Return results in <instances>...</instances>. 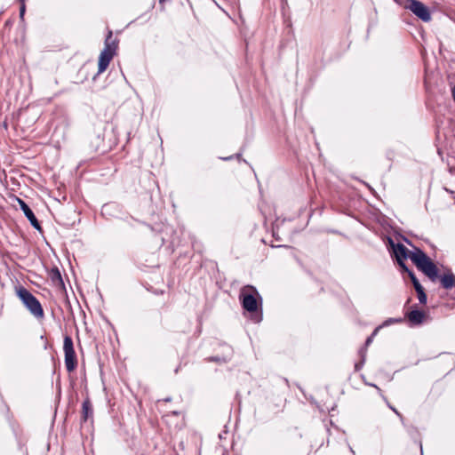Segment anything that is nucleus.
<instances>
[{"instance_id": "obj_1", "label": "nucleus", "mask_w": 455, "mask_h": 455, "mask_svg": "<svg viewBox=\"0 0 455 455\" xmlns=\"http://www.w3.org/2000/svg\"><path fill=\"white\" fill-rule=\"evenodd\" d=\"M394 253L399 266L408 271L404 260L410 258L419 270L422 271L430 280L435 281L438 277V268L432 259L420 249L414 248L409 251L403 244L393 245Z\"/></svg>"}, {"instance_id": "obj_2", "label": "nucleus", "mask_w": 455, "mask_h": 455, "mask_svg": "<svg viewBox=\"0 0 455 455\" xmlns=\"http://www.w3.org/2000/svg\"><path fill=\"white\" fill-rule=\"evenodd\" d=\"M16 293L31 315L37 319H41L44 316L41 303L28 290L24 287H20L17 289Z\"/></svg>"}, {"instance_id": "obj_3", "label": "nucleus", "mask_w": 455, "mask_h": 455, "mask_svg": "<svg viewBox=\"0 0 455 455\" xmlns=\"http://www.w3.org/2000/svg\"><path fill=\"white\" fill-rule=\"evenodd\" d=\"M63 350L66 369L68 372H72L77 366V360L71 337H64Z\"/></svg>"}, {"instance_id": "obj_4", "label": "nucleus", "mask_w": 455, "mask_h": 455, "mask_svg": "<svg viewBox=\"0 0 455 455\" xmlns=\"http://www.w3.org/2000/svg\"><path fill=\"white\" fill-rule=\"evenodd\" d=\"M405 8L424 22H429L432 20L429 8L419 0H406Z\"/></svg>"}, {"instance_id": "obj_5", "label": "nucleus", "mask_w": 455, "mask_h": 455, "mask_svg": "<svg viewBox=\"0 0 455 455\" xmlns=\"http://www.w3.org/2000/svg\"><path fill=\"white\" fill-rule=\"evenodd\" d=\"M247 289L253 290L256 292V291L254 290L253 287H247ZM240 297L242 299L243 307L245 310H247L249 312H255L257 310V308H258L257 299L253 294H250V293L246 292V288H243L242 290Z\"/></svg>"}, {"instance_id": "obj_6", "label": "nucleus", "mask_w": 455, "mask_h": 455, "mask_svg": "<svg viewBox=\"0 0 455 455\" xmlns=\"http://www.w3.org/2000/svg\"><path fill=\"white\" fill-rule=\"evenodd\" d=\"M18 203L20 206V209L22 210V212H24L25 216L27 217V219L29 220L30 224L37 230L41 231L42 228H41V226L37 220V219L36 218L34 212H32V210L29 208V206L21 199H18Z\"/></svg>"}, {"instance_id": "obj_7", "label": "nucleus", "mask_w": 455, "mask_h": 455, "mask_svg": "<svg viewBox=\"0 0 455 455\" xmlns=\"http://www.w3.org/2000/svg\"><path fill=\"white\" fill-rule=\"evenodd\" d=\"M114 55L110 52L101 51L99 57L98 74H101L107 69Z\"/></svg>"}, {"instance_id": "obj_8", "label": "nucleus", "mask_w": 455, "mask_h": 455, "mask_svg": "<svg viewBox=\"0 0 455 455\" xmlns=\"http://www.w3.org/2000/svg\"><path fill=\"white\" fill-rule=\"evenodd\" d=\"M112 36V31L108 30L107 38L105 40L104 49L102 51H107L108 53L110 52L115 56L118 46V41L116 38H113Z\"/></svg>"}, {"instance_id": "obj_9", "label": "nucleus", "mask_w": 455, "mask_h": 455, "mask_svg": "<svg viewBox=\"0 0 455 455\" xmlns=\"http://www.w3.org/2000/svg\"><path fill=\"white\" fill-rule=\"evenodd\" d=\"M440 282L442 286L446 289H454V298H455V275L451 272L448 271L446 274L443 275L440 277Z\"/></svg>"}, {"instance_id": "obj_10", "label": "nucleus", "mask_w": 455, "mask_h": 455, "mask_svg": "<svg viewBox=\"0 0 455 455\" xmlns=\"http://www.w3.org/2000/svg\"><path fill=\"white\" fill-rule=\"evenodd\" d=\"M406 317L412 324L419 325L423 323L426 315L420 310H412L406 314Z\"/></svg>"}, {"instance_id": "obj_11", "label": "nucleus", "mask_w": 455, "mask_h": 455, "mask_svg": "<svg viewBox=\"0 0 455 455\" xmlns=\"http://www.w3.org/2000/svg\"><path fill=\"white\" fill-rule=\"evenodd\" d=\"M378 330H379V328L375 329V331H373V333H372L370 337H368V338H367V339H366V341H365V347H363V348H361V349L359 350L360 355H361V357H362V361H361V363H356V364H355V370H356V371H359V370H360V368L362 367V365L363 364V363H364V361H365L367 347H368V346L372 342L374 336H375V335L377 334V332H378Z\"/></svg>"}, {"instance_id": "obj_12", "label": "nucleus", "mask_w": 455, "mask_h": 455, "mask_svg": "<svg viewBox=\"0 0 455 455\" xmlns=\"http://www.w3.org/2000/svg\"><path fill=\"white\" fill-rule=\"evenodd\" d=\"M82 413L84 420H87L92 416V408L89 400H85L82 404Z\"/></svg>"}, {"instance_id": "obj_13", "label": "nucleus", "mask_w": 455, "mask_h": 455, "mask_svg": "<svg viewBox=\"0 0 455 455\" xmlns=\"http://www.w3.org/2000/svg\"><path fill=\"white\" fill-rule=\"evenodd\" d=\"M51 278L53 283L60 284V285L63 284L62 277H61L60 272L58 268H54L52 270Z\"/></svg>"}, {"instance_id": "obj_14", "label": "nucleus", "mask_w": 455, "mask_h": 455, "mask_svg": "<svg viewBox=\"0 0 455 455\" xmlns=\"http://www.w3.org/2000/svg\"><path fill=\"white\" fill-rule=\"evenodd\" d=\"M409 273V275L411 277V280L413 283V286L415 288L416 291L419 290V289H422V285L420 284V283L419 282V280L417 279V277L415 276V275L411 272V271H407Z\"/></svg>"}, {"instance_id": "obj_15", "label": "nucleus", "mask_w": 455, "mask_h": 455, "mask_svg": "<svg viewBox=\"0 0 455 455\" xmlns=\"http://www.w3.org/2000/svg\"><path fill=\"white\" fill-rule=\"evenodd\" d=\"M417 293H418V299H419V301L421 303V304H426L427 303V295L424 291V288L422 289H419L418 291H416Z\"/></svg>"}, {"instance_id": "obj_16", "label": "nucleus", "mask_w": 455, "mask_h": 455, "mask_svg": "<svg viewBox=\"0 0 455 455\" xmlns=\"http://www.w3.org/2000/svg\"><path fill=\"white\" fill-rule=\"evenodd\" d=\"M20 19H23L25 12H26L25 0H20Z\"/></svg>"}, {"instance_id": "obj_17", "label": "nucleus", "mask_w": 455, "mask_h": 455, "mask_svg": "<svg viewBox=\"0 0 455 455\" xmlns=\"http://www.w3.org/2000/svg\"><path fill=\"white\" fill-rule=\"evenodd\" d=\"M388 407L401 419L402 422L403 421V418L401 413L392 405L388 404Z\"/></svg>"}, {"instance_id": "obj_18", "label": "nucleus", "mask_w": 455, "mask_h": 455, "mask_svg": "<svg viewBox=\"0 0 455 455\" xmlns=\"http://www.w3.org/2000/svg\"><path fill=\"white\" fill-rule=\"evenodd\" d=\"M402 320L401 319H389L387 323H399L401 322Z\"/></svg>"}, {"instance_id": "obj_19", "label": "nucleus", "mask_w": 455, "mask_h": 455, "mask_svg": "<svg viewBox=\"0 0 455 455\" xmlns=\"http://www.w3.org/2000/svg\"><path fill=\"white\" fill-rule=\"evenodd\" d=\"M374 387H375L377 390H379V387L377 385H374Z\"/></svg>"}, {"instance_id": "obj_20", "label": "nucleus", "mask_w": 455, "mask_h": 455, "mask_svg": "<svg viewBox=\"0 0 455 455\" xmlns=\"http://www.w3.org/2000/svg\"><path fill=\"white\" fill-rule=\"evenodd\" d=\"M374 387H375L377 390H379V387L377 385H374Z\"/></svg>"}, {"instance_id": "obj_21", "label": "nucleus", "mask_w": 455, "mask_h": 455, "mask_svg": "<svg viewBox=\"0 0 455 455\" xmlns=\"http://www.w3.org/2000/svg\"><path fill=\"white\" fill-rule=\"evenodd\" d=\"M374 387H375L377 390H379V387L377 385H374Z\"/></svg>"}, {"instance_id": "obj_22", "label": "nucleus", "mask_w": 455, "mask_h": 455, "mask_svg": "<svg viewBox=\"0 0 455 455\" xmlns=\"http://www.w3.org/2000/svg\"><path fill=\"white\" fill-rule=\"evenodd\" d=\"M374 387H375L377 390H379V387L377 385H374Z\"/></svg>"}, {"instance_id": "obj_23", "label": "nucleus", "mask_w": 455, "mask_h": 455, "mask_svg": "<svg viewBox=\"0 0 455 455\" xmlns=\"http://www.w3.org/2000/svg\"><path fill=\"white\" fill-rule=\"evenodd\" d=\"M213 361H219V358L215 357V358H212Z\"/></svg>"}, {"instance_id": "obj_24", "label": "nucleus", "mask_w": 455, "mask_h": 455, "mask_svg": "<svg viewBox=\"0 0 455 455\" xmlns=\"http://www.w3.org/2000/svg\"><path fill=\"white\" fill-rule=\"evenodd\" d=\"M164 401L169 402V401H171V399L170 398H166Z\"/></svg>"}]
</instances>
